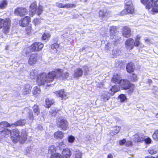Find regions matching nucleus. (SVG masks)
<instances>
[{
	"label": "nucleus",
	"instance_id": "1",
	"mask_svg": "<svg viewBox=\"0 0 158 158\" xmlns=\"http://www.w3.org/2000/svg\"><path fill=\"white\" fill-rule=\"evenodd\" d=\"M56 73L54 71H52L46 75L43 73L37 77V81L40 85H44L46 82L52 81L56 77Z\"/></svg>",
	"mask_w": 158,
	"mask_h": 158
},
{
	"label": "nucleus",
	"instance_id": "2",
	"mask_svg": "<svg viewBox=\"0 0 158 158\" xmlns=\"http://www.w3.org/2000/svg\"><path fill=\"white\" fill-rule=\"evenodd\" d=\"M11 137L13 142L16 143L19 141L20 143H23L27 139V134L25 131H23L20 135L19 130L17 129H15L12 131Z\"/></svg>",
	"mask_w": 158,
	"mask_h": 158
},
{
	"label": "nucleus",
	"instance_id": "3",
	"mask_svg": "<svg viewBox=\"0 0 158 158\" xmlns=\"http://www.w3.org/2000/svg\"><path fill=\"white\" fill-rule=\"evenodd\" d=\"M10 26V21L8 18L3 19L0 18V29L3 28V31L5 34H7Z\"/></svg>",
	"mask_w": 158,
	"mask_h": 158
},
{
	"label": "nucleus",
	"instance_id": "4",
	"mask_svg": "<svg viewBox=\"0 0 158 158\" xmlns=\"http://www.w3.org/2000/svg\"><path fill=\"white\" fill-rule=\"evenodd\" d=\"M120 85L123 89H129L128 93L129 94H131L134 90V85L131 84L128 80H122L120 81Z\"/></svg>",
	"mask_w": 158,
	"mask_h": 158
},
{
	"label": "nucleus",
	"instance_id": "5",
	"mask_svg": "<svg viewBox=\"0 0 158 158\" xmlns=\"http://www.w3.org/2000/svg\"><path fill=\"white\" fill-rule=\"evenodd\" d=\"M57 126L63 130H66L69 128V124L66 120L62 118H60L56 121Z\"/></svg>",
	"mask_w": 158,
	"mask_h": 158
},
{
	"label": "nucleus",
	"instance_id": "6",
	"mask_svg": "<svg viewBox=\"0 0 158 158\" xmlns=\"http://www.w3.org/2000/svg\"><path fill=\"white\" fill-rule=\"evenodd\" d=\"M15 14L18 16L22 17L26 15L28 13V10L25 8L22 7L17 8L14 11Z\"/></svg>",
	"mask_w": 158,
	"mask_h": 158
},
{
	"label": "nucleus",
	"instance_id": "7",
	"mask_svg": "<svg viewBox=\"0 0 158 158\" xmlns=\"http://www.w3.org/2000/svg\"><path fill=\"white\" fill-rule=\"evenodd\" d=\"M44 45L41 43L35 42L29 48L31 51H40L43 48Z\"/></svg>",
	"mask_w": 158,
	"mask_h": 158
},
{
	"label": "nucleus",
	"instance_id": "8",
	"mask_svg": "<svg viewBox=\"0 0 158 158\" xmlns=\"http://www.w3.org/2000/svg\"><path fill=\"white\" fill-rule=\"evenodd\" d=\"M56 73V76L60 78V79L63 80L67 78L69 76V73L66 72H63V70L61 69H58L54 71Z\"/></svg>",
	"mask_w": 158,
	"mask_h": 158
},
{
	"label": "nucleus",
	"instance_id": "9",
	"mask_svg": "<svg viewBox=\"0 0 158 158\" xmlns=\"http://www.w3.org/2000/svg\"><path fill=\"white\" fill-rule=\"evenodd\" d=\"M157 0H152V2L149 3L147 6V9H148L152 8V11L157 13L158 12V4H157Z\"/></svg>",
	"mask_w": 158,
	"mask_h": 158
},
{
	"label": "nucleus",
	"instance_id": "10",
	"mask_svg": "<svg viewBox=\"0 0 158 158\" xmlns=\"http://www.w3.org/2000/svg\"><path fill=\"white\" fill-rule=\"evenodd\" d=\"M134 8L133 5L125 7V9L123 10L120 14L121 15H124L128 14H133L134 12Z\"/></svg>",
	"mask_w": 158,
	"mask_h": 158
},
{
	"label": "nucleus",
	"instance_id": "11",
	"mask_svg": "<svg viewBox=\"0 0 158 158\" xmlns=\"http://www.w3.org/2000/svg\"><path fill=\"white\" fill-rule=\"evenodd\" d=\"M37 55L35 52L32 53L30 56L28 60V63L30 65H32L35 64L37 61Z\"/></svg>",
	"mask_w": 158,
	"mask_h": 158
},
{
	"label": "nucleus",
	"instance_id": "12",
	"mask_svg": "<svg viewBox=\"0 0 158 158\" xmlns=\"http://www.w3.org/2000/svg\"><path fill=\"white\" fill-rule=\"evenodd\" d=\"M31 21L30 18L26 16L23 19H22L19 21V24L23 27H26L29 22Z\"/></svg>",
	"mask_w": 158,
	"mask_h": 158
},
{
	"label": "nucleus",
	"instance_id": "13",
	"mask_svg": "<svg viewBox=\"0 0 158 158\" xmlns=\"http://www.w3.org/2000/svg\"><path fill=\"white\" fill-rule=\"evenodd\" d=\"M126 48L129 50L132 49L134 46V41L132 38L128 39L125 42Z\"/></svg>",
	"mask_w": 158,
	"mask_h": 158
},
{
	"label": "nucleus",
	"instance_id": "14",
	"mask_svg": "<svg viewBox=\"0 0 158 158\" xmlns=\"http://www.w3.org/2000/svg\"><path fill=\"white\" fill-rule=\"evenodd\" d=\"M110 40L112 44L114 45H116L119 43V41L121 40V38L120 37L119 35H114L110 36Z\"/></svg>",
	"mask_w": 158,
	"mask_h": 158
},
{
	"label": "nucleus",
	"instance_id": "15",
	"mask_svg": "<svg viewBox=\"0 0 158 158\" xmlns=\"http://www.w3.org/2000/svg\"><path fill=\"white\" fill-rule=\"evenodd\" d=\"M123 35L125 37H129L131 35L130 28L127 26H124L123 27Z\"/></svg>",
	"mask_w": 158,
	"mask_h": 158
},
{
	"label": "nucleus",
	"instance_id": "16",
	"mask_svg": "<svg viewBox=\"0 0 158 158\" xmlns=\"http://www.w3.org/2000/svg\"><path fill=\"white\" fill-rule=\"evenodd\" d=\"M83 73L82 69L80 68H77L74 71L73 76L74 78H76L81 77Z\"/></svg>",
	"mask_w": 158,
	"mask_h": 158
},
{
	"label": "nucleus",
	"instance_id": "17",
	"mask_svg": "<svg viewBox=\"0 0 158 158\" xmlns=\"http://www.w3.org/2000/svg\"><path fill=\"white\" fill-rule=\"evenodd\" d=\"M71 154V151L68 148L63 149L62 151V156L63 158H69Z\"/></svg>",
	"mask_w": 158,
	"mask_h": 158
},
{
	"label": "nucleus",
	"instance_id": "18",
	"mask_svg": "<svg viewBox=\"0 0 158 158\" xmlns=\"http://www.w3.org/2000/svg\"><path fill=\"white\" fill-rule=\"evenodd\" d=\"M110 36L119 35L117 31V27L114 26L110 27Z\"/></svg>",
	"mask_w": 158,
	"mask_h": 158
},
{
	"label": "nucleus",
	"instance_id": "19",
	"mask_svg": "<svg viewBox=\"0 0 158 158\" xmlns=\"http://www.w3.org/2000/svg\"><path fill=\"white\" fill-rule=\"evenodd\" d=\"M40 88L39 85L34 87L32 90V94L35 97L38 96L40 93Z\"/></svg>",
	"mask_w": 158,
	"mask_h": 158
},
{
	"label": "nucleus",
	"instance_id": "20",
	"mask_svg": "<svg viewBox=\"0 0 158 158\" xmlns=\"http://www.w3.org/2000/svg\"><path fill=\"white\" fill-rule=\"evenodd\" d=\"M100 16L102 18L108 17L110 16V12H107L106 10H101L99 12Z\"/></svg>",
	"mask_w": 158,
	"mask_h": 158
},
{
	"label": "nucleus",
	"instance_id": "21",
	"mask_svg": "<svg viewBox=\"0 0 158 158\" xmlns=\"http://www.w3.org/2000/svg\"><path fill=\"white\" fill-rule=\"evenodd\" d=\"M1 132V135L3 137L7 138V135H10L11 136V133L12 131L10 130H8V129L5 128L4 129V130L0 131Z\"/></svg>",
	"mask_w": 158,
	"mask_h": 158
},
{
	"label": "nucleus",
	"instance_id": "22",
	"mask_svg": "<svg viewBox=\"0 0 158 158\" xmlns=\"http://www.w3.org/2000/svg\"><path fill=\"white\" fill-rule=\"evenodd\" d=\"M120 75L117 74H114L112 78V81L115 84H120V81L122 80Z\"/></svg>",
	"mask_w": 158,
	"mask_h": 158
},
{
	"label": "nucleus",
	"instance_id": "23",
	"mask_svg": "<svg viewBox=\"0 0 158 158\" xmlns=\"http://www.w3.org/2000/svg\"><path fill=\"white\" fill-rule=\"evenodd\" d=\"M144 135L141 134H137L134 136V140L135 142H139L143 141Z\"/></svg>",
	"mask_w": 158,
	"mask_h": 158
},
{
	"label": "nucleus",
	"instance_id": "24",
	"mask_svg": "<svg viewBox=\"0 0 158 158\" xmlns=\"http://www.w3.org/2000/svg\"><path fill=\"white\" fill-rule=\"evenodd\" d=\"M37 9V4L35 2L32 3L30 6V11L32 13V15H34L36 13Z\"/></svg>",
	"mask_w": 158,
	"mask_h": 158
},
{
	"label": "nucleus",
	"instance_id": "25",
	"mask_svg": "<svg viewBox=\"0 0 158 158\" xmlns=\"http://www.w3.org/2000/svg\"><path fill=\"white\" fill-rule=\"evenodd\" d=\"M26 113H28V118L31 120H33L34 117L32 112L30 110V109L28 108H25L23 111V113L25 114Z\"/></svg>",
	"mask_w": 158,
	"mask_h": 158
},
{
	"label": "nucleus",
	"instance_id": "26",
	"mask_svg": "<svg viewBox=\"0 0 158 158\" xmlns=\"http://www.w3.org/2000/svg\"><path fill=\"white\" fill-rule=\"evenodd\" d=\"M133 64L132 62L128 63L126 67V69L128 73H131L134 71V69Z\"/></svg>",
	"mask_w": 158,
	"mask_h": 158
},
{
	"label": "nucleus",
	"instance_id": "27",
	"mask_svg": "<svg viewBox=\"0 0 158 158\" xmlns=\"http://www.w3.org/2000/svg\"><path fill=\"white\" fill-rule=\"evenodd\" d=\"M56 6L60 8H68L71 7L75 6V5L72 4H64L62 3H57L56 4Z\"/></svg>",
	"mask_w": 158,
	"mask_h": 158
},
{
	"label": "nucleus",
	"instance_id": "28",
	"mask_svg": "<svg viewBox=\"0 0 158 158\" xmlns=\"http://www.w3.org/2000/svg\"><path fill=\"white\" fill-rule=\"evenodd\" d=\"M11 126L9 123L7 122H2L0 123V131L4 130L5 127H7Z\"/></svg>",
	"mask_w": 158,
	"mask_h": 158
},
{
	"label": "nucleus",
	"instance_id": "29",
	"mask_svg": "<svg viewBox=\"0 0 158 158\" xmlns=\"http://www.w3.org/2000/svg\"><path fill=\"white\" fill-rule=\"evenodd\" d=\"M111 94L109 92H106L101 96V98L105 101H107L110 98V97L112 96Z\"/></svg>",
	"mask_w": 158,
	"mask_h": 158
},
{
	"label": "nucleus",
	"instance_id": "30",
	"mask_svg": "<svg viewBox=\"0 0 158 158\" xmlns=\"http://www.w3.org/2000/svg\"><path fill=\"white\" fill-rule=\"evenodd\" d=\"M54 137L57 139H61L64 137V134L62 131H58L54 134Z\"/></svg>",
	"mask_w": 158,
	"mask_h": 158
},
{
	"label": "nucleus",
	"instance_id": "31",
	"mask_svg": "<svg viewBox=\"0 0 158 158\" xmlns=\"http://www.w3.org/2000/svg\"><path fill=\"white\" fill-rule=\"evenodd\" d=\"M56 148L53 145H51L48 148V153L50 154L51 156H52V155H53L56 153Z\"/></svg>",
	"mask_w": 158,
	"mask_h": 158
},
{
	"label": "nucleus",
	"instance_id": "32",
	"mask_svg": "<svg viewBox=\"0 0 158 158\" xmlns=\"http://www.w3.org/2000/svg\"><path fill=\"white\" fill-rule=\"evenodd\" d=\"M46 106L45 107L49 108L51 105H53L54 103V101L53 100L50 99L49 98L46 99L45 100Z\"/></svg>",
	"mask_w": 158,
	"mask_h": 158
},
{
	"label": "nucleus",
	"instance_id": "33",
	"mask_svg": "<svg viewBox=\"0 0 158 158\" xmlns=\"http://www.w3.org/2000/svg\"><path fill=\"white\" fill-rule=\"evenodd\" d=\"M56 94H57L58 96L61 98L63 99H65L68 98L65 92L62 90L60 91L59 92H57Z\"/></svg>",
	"mask_w": 158,
	"mask_h": 158
},
{
	"label": "nucleus",
	"instance_id": "34",
	"mask_svg": "<svg viewBox=\"0 0 158 158\" xmlns=\"http://www.w3.org/2000/svg\"><path fill=\"white\" fill-rule=\"evenodd\" d=\"M120 88L118 86H113L111 89H110L109 92L112 96L114 94L119 90Z\"/></svg>",
	"mask_w": 158,
	"mask_h": 158
},
{
	"label": "nucleus",
	"instance_id": "35",
	"mask_svg": "<svg viewBox=\"0 0 158 158\" xmlns=\"http://www.w3.org/2000/svg\"><path fill=\"white\" fill-rule=\"evenodd\" d=\"M8 2L6 0H2L0 2V9H3L6 7Z\"/></svg>",
	"mask_w": 158,
	"mask_h": 158
},
{
	"label": "nucleus",
	"instance_id": "36",
	"mask_svg": "<svg viewBox=\"0 0 158 158\" xmlns=\"http://www.w3.org/2000/svg\"><path fill=\"white\" fill-rule=\"evenodd\" d=\"M38 75L37 71L32 69L30 72V77L31 78L35 79L37 77Z\"/></svg>",
	"mask_w": 158,
	"mask_h": 158
},
{
	"label": "nucleus",
	"instance_id": "37",
	"mask_svg": "<svg viewBox=\"0 0 158 158\" xmlns=\"http://www.w3.org/2000/svg\"><path fill=\"white\" fill-rule=\"evenodd\" d=\"M59 44L56 43L53 44L50 46L51 49L54 51V52H53L54 53H57V49L59 48Z\"/></svg>",
	"mask_w": 158,
	"mask_h": 158
},
{
	"label": "nucleus",
	"instance_id": "38",
	"mask_svg": "<svg viewBox=\"0 0 158 158\" xmlns=\"http://www.w3.org/2000/svg\"><path fill=\"white\" fill-rule=\"evenodd\" d=\"M59 111L58 110L56 107H52L50 110L49 112L52 116H55L56 114Z\"/></svg>",
	"mask_w": 158,
	"mask_h": 158
},
{
	"label": "nucleus",
	"instance_id": "39",
	"mask_svg": "<svg viewBox=\"0 0 158 158\" xmlns=\"http://www.w3.org/2000/svg\"><path fill=\"white\" fill-rule=\"evenodd\" d=\"M33 109L35 114L38 115L40 113L39 107L36 105H34L33 107Z\"/></svg>",
	"mask_w": 158,
	"mask_h": 158
},
{
	"label": "nucleus",
	"instance_id": "40",
	"mask_svg": "<svg viewBox=\"0 0 158 158\" xmlns=\"http://www.w3.org/2000/svg\"><path fill=\"white\" fill-rule=\"evenodd\" d=\"M25 123L24 120H19L13 124H11V126L14 125L15 126H23L25 124Z\"/></svg>",
	"mask_w": 158,
	"mask_h": 158
},
{
	"label": "nucleus",
	"instance_id": "41",
	"mask_svg": "<svg viewBox=\"0 0 158 158\" xmlns=\"http://www.w3.org/2000/svg\"><path fill=\"white\" fill-rule=\"evenodd\" d=\"M125 7L133 6L131 0H125Z\"/></svg>",
	"mask_w": 158,
	"mask_h": 158
},
{
	"label": "nucleus",
	"instance_id": "42",
	"mask_svg": "<svg viewBox=\"0 0 158 158\" xmlns=\"http://www.w3.org/2000/svg\"><path fill=\"white\" fill-rule=\"evenodd\" d=\"M153 138L156 141H158V130L155 131L152 135Z\"/></svg>",
	"mask_w": 158,
	"mask_h": 158
},
{
	"label": "nucleus",
	"instance_id": "43",
	"mask_svg": "<svg viewBox=\"0 0 158 158\" xmlns=\"http://www.w3.org/2000/svg\"><path fill=\"white\" fill-rule=\"evenodd\" d=\"M119 51L118 49L115 48L112 50V54L114 56H117L119 55Z\"/></svg>",
	"mask_w": 158,
	"mask_h": 158
},
{
	"label": "nucleus",
	"instance_id": "44",
	"mask_svg": "<svg viewBox=\"0 0 158 158\" xmlns=\"http://www.w3.org/2000/svg\"><path fill=\"white\" fill-rule=\"evenodd\" d=\"M43 12V7L42 6H40L37 9H36V12L37 15H40Z\"/></svg>",
	"mask_w": 158,
	"mask_h": 158
},
{
	"label": "nucleus",
	"instance_id": "45",
	"mask_svg": "<svg viewBox=\"0 0 158 158\" xmlns=\"http://www.w3.org/2000/svg\"><path fill=\"white\" fill-rule=\"evenodd\" d=\"M120 129V127H116V128L111 131L112 134L113 135L116 134L118 133Z\"/></svg>",
	"mask_w": 158,
	"mask_h": 158
},
{
	"label": "nucleus",
	"instance_id": "46",
	"mask_svg": "<svg viewBox=\"0 0 158 158\" xmlns=\"http://www.w3.org/2000/svg\"><path fill=\"white\" fill-rule=\"evenodd\" d=\"M144 138L143 141H144L147 144L151 143L152 140L150 138L148 137H146L144 136Z\"/></svg>",
	"mask_w": 158,
	"mask_h": 158
},
{
	"label": "nucleus",
	"instance_id": "47",
	"mask_svg": "<svg viewBox=\"0 0 158 158\" xmlns=\"http://www.w3.org/2000/svg\"><path fill=\"white\" fill-rule=\"evenodd\" d=\"M50 158H63L62 156L59 153H56L52 155Z\"/></svg>",
	"mask_w": 158,
	"mask_h": 158
},
{
	"label": "nucleus",
	"instance_id": "48",
	"mask_svg": "<svg viewBox=\"0 0 158 158\" xmlns=\"http://www.w3.org/2000/svg\"><path fill=\"white\" fill-rule=\"evenodd\" d=\"M50 36V35L49 33L45 32L42 35V39L44 40H46Z\"/></svg>",
	"mask_w": 158,
	"mask_h": 158
},
{
	"label": "nucleus",
	"instance_id": "49",
	"mask_svg": "<svg viewBox=\"0 0 158 158\" xmlns=\"http://www.w3.org/2000/svg\"><path fill=\"white\" fill-rule=\"evenodd\" d=\"M141 2L143 4H146V7L147 8V6L149 4L150 2H152V0H141Z\"/></svg>",
	"mask_w": 158,
	"mask_h": 158
},
{
	"label": "nucleus",
	"instance_id": "50",
	"mask_svg": "<svg viewBox=\"0 0 158 158\" xmlns=\"http://www.w3.org/2000/svg\"><path fill=\"white\" fill-rule=\"evenodd\" d=\"M148 151L149 153L151 155L155 154L156 153V150L153 148H150L149 150Z\"/></svg>",
	"mask_w": 158,
	"mask_h": 158
},
{
	"label": "nucleus",
	"instance_id": "51",
	"mask_svg": "<svg viewBox=\"0 0 158 158\" xmlns=\"http://www.w3.org/2000/svg\"><path fill=\"white\" fill-rule=\"evenodd\" d=\"M119 98L120 99L121 101L124 102L127 99L126 96L124 94H121L119 96Z\"/></svg>",
	"mask_w": 158,
	"mask_h": 158
},
{
	"label": "nucleus",
	"instance_id": "52",
	"mask_svg": "<svg viewBox=\"0 0 158 158\" xmlns=\"http://www.w3.org/2000/svg\"><path fill=\"white\" fill-rule=\"evenodd\" d=\"M83 69L84 71V73L86 74L88 73V71H89V68L86 65H84L83 66Z\"/></svg>",
	"mask_w": 158,
	"mask_h": 158
},
{
	"label": "nucleus",
	"instance_id": "53",
	"mask_svg": "<svg viewBox=\"0 0 158 158\" xmlns=\"http://www.w3.org/2000/svg\"><path fill=\"white\" fill-rule=\"evenodd\" d=\"M68 139V141L69 142L72 143L74 141L75 139V138L72 135H70Z\"/></svg>",
	"mask_w": 158,
	"mask_h": 158
},
{
	"label": "nucleus",
	"instance_id": "54",
	"mask_svg": "<svg viewBox=\"0 0 158 158\" xmlns=\"http://www.w3.org/2000/svg\"><path fill=\"white\" fill-rule=\"evenodd\" d=\"M40 23V20L37 19H35L33 22V23L35 26L38 25Z\"/></svg>",
	"mask_w": 158,
	"mask_h": 158
},
{
	"label": "nucleus",
	"instance_id": "55",
	"mask_svg": "<svg viewBox=\"0 0 158 158\" xmlns=\"http://www.w3.org/2000/svg\"><path fill=\"white\" fill-rule=\"evenodd\" d=\"M140 44L141 43L139 40H135V42H134V45L137 47L139 46Z\"/></svg>",
	"mask_w": 158,
	"mask_h": 158
},
{
	"label": "nucleus",
	"instance_id": "56",
	"mask_svg": "<svg viewBox=\"0 0 158 158\" xmlns=\"http://www.w3.org/2000/svg\"><path fill=\"white\" fill-rule=\"evenodd\" d=\"M126 142V140L125 139H123L122 140H120L119 141V143L121 145H123Z\"/></svg>",
	"mask_w": 158,
	"mask_h": 158
},
{
	"label": "nucleus",
	"instance_id": "57",
	"mask_svg": "<svg viewBox=\"0 0 158 158\" xmlns=\"http://www.w3.org/2000/svg\"><path fill=\"white\" fill-rule=\"evenodd\" d=\"M133 80L135 81L137 80V77L136 75L133 74L132 76Z\"/></svg>",
	"mask_w": 158,
	"mask_h": 158
},
{
	"label": "nucleus",
	"instance_id": "58",
	"mask_svg": "<svg viewBox=\"0 0 158 158\" xmlns=\"http://www.w3.org/2000/svg\"><path fill=\"white\" fill-rule=\"evenodd\" d=\"M126 145L127 146H129L131 145V141H128L126 142Z\"/></svg>",
	"mask_w": 158,
	"mask_h": 158
},
{
	"label": "nucleus",
	"instance_id": "59",
	"mask_svg": "<svg viewBox=\"0 0 158 158\" xmlns=\"http://www.w3.org/2000/svg\"><path fill=\"white\" fill-rule=\"evenodd\" d=\"M110 45V43L107 44L106 45V49H107V50H108L109 49V46Z\"/></svg>",
	"mask_w": 158,
	"mask_h": 158
},
{
	"label": "nucleus",
	"instance_id": "60",
	"mask_svg": "<svg viewBox=\"0 0 158 158\" xmlns=\"http://www.w3.org/2000/svg\"><path fill=\"white\" fill-rule=\"evenodd\" d=\"M107 158H113V156L111 154H109Z\"/></svg>",
	"mask_w": 158,
	"mask_h": 158
},
{
	"label": "nucleus",
	"instance_id": "61",
	"mask_svg": "<svg viewBox=\"0 0 158 158\" xmlns=\"http://www.w3.org/2000/svg\"><path fill=\"white\" fill-rule=\"evenodd\" d=\"M141 37L140 36H139V35H137L136 36V37L135 40H139L140 39Z\"/></svg>",
	"mask_w": 158,
	"mask_h": 158
},
{
	"label": "nucleus",
	"instance_id": "62",
	"mask_svg": "<svg viewBox=\"0 0 158 158\" xmlns=\"http://www.w3.org/2000/svg\"><path fill=\"white\" fill-rule=\"evenodd\" d=\"M148 83L150 84H151V83H152V81L150 79H148Z\"/></svg>",
	"mask_w": 158,
	"mask_h": 158
},
{
	"label": "nucleus",
	"instance_id": "63",
	"mask_svg": "<svg viewBox=\"0 0 158 158\" xmlns=\"http://www.w3.org/2000/svg\"><path fill=\"white\" fill-rule=\"evenodd\" d=\"M30 89H28V90H26V93H25V94H27V93H28L29 92V90H30Z\"/></svg>",
	"mask_w": 158,
	"mask_h": 158
},
{
	"label": "nucleus",
	"instance_id": "64",
	"mask_svg": "<svg viewBox=\"0 0 158 158\" xmlns=\"http://www.w3.org/2000/svg\"><path fill=\"white\" fill-rule=\"evenodd\" d=\"M85 47H83L82 49H80V51H82L83 50H85Z\"/></svg>",
	"mask_w": 158,
	"mask_h": 158
}]
</instances>
